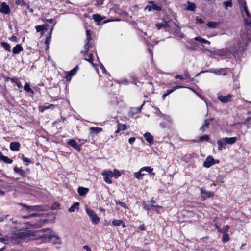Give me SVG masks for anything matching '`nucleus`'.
Instances as JSON below:
<instances>
[{
	"label": "nucleus",
	"mask_w": 251,
	"mask_h": 251,
	"mask_svg": "<svg viewBox=\"0 0 251 251\" xmlns=\"http://www.w3.org/2000/svg\"><path fill=\"white\" fill-rule=\"evenodd\" d=\"M47 231H51L50 228L42 229L38 231H32L28 228L17 229L14 228L12 230V240L15 243H20L23 241L38 240L39 234Z\"/></svg>",
	"instance_id": "1"
},
{
	"label": "nucleus",
	"mask_w": 251,
	"mask_h": 251,
	"mask_svg": "<svg viewBox=\"0 0 251 251\" xmlns=\"http://www.w3.org/2000/svg\"><path fill=\"white\" fill-rule=\"evenodd\" d=\"M40 214L32 213L29 215L24 216V219H28L31 217H37L32 221H28L26 224L32 228H39L44 225L48 221V219H42L39 217Z\"/></svg>",
	"instance_id": "2"
},
{
	"label": "nucleus",
	"mask_w": 251,
	"mask_h": 251,
	"mask_svg": "<svg viewBox=\"0 0 251 251\" xmlns=\"http://www.w3.org/2000/svg\"><path fill=\"white\" fill-rule=\"evenodd\" d=\"M236 47L235 46H231L229 48H223L218 49L214 51L215 55L220 56H226L227 58H231L232 56L235 57L238 53Z\"/></svg>",
	"instance_id": "3"
},
{
	"label": "nucleus",
	"mask_w": 251,
	"mask_h": 251,
	"mask_svg": "<svg viewBox=\"0 0 251 251\" xmlns=\"http://www.w3.org/2000/svg\"><path fill=\"white\" fill-rule=\"evenodd\" d=\"M38 240L41 243H51L53 244H61V240L60 237L54 234H39Z\"/></svg>",
	"instance_id": "4"
},
{
	"label": "nucleus",
	"mask_w": 251,
	"mask_h": 251,
	"mask_svg": "<svg viewBox=\"0 0 251 251\" xmlns=\"http://www.w3.org/2000/svg\"><path fill=\"white\" fill-rule=\"evenodd\" d=\"M237 141V137H225L221 138L217 141L218 150L221 151L226 149L227 144H233Z\"/></svg>",
	"instance_id": "5"
},
{
	"label": "nucleus",
	"mask_w": 251,
	"mask_h": 251,
	"mask_svg": "<svg viewBox=\"0 0 251 251\" xmlns=\"http://www.w3.org/2000/svg\"><path fill=\"white\" fill-rule=\"evenodd\" d=\"M19 205L22 206V210H26L28 212L31 211H37V212H42L45 211L47 210V206L43 205H34V206H28L26 205L25 204L23 203H19L18 204Z\"/></svg>",
	"instance_id": "6"
},
{
	"label": "nucleus",
	"mask_w": 251,
	"mask_h": 251,
	"mask_svg": "<svg viewBox=\"0 0 251 251\" xmlns=\"http://www.w3.org/2000/svg\"><path fill=\"white\" fill-rule=\"evenodd\" d=\"M142 90L144 93V96L147 97L148 95L154 93V87L151 82H147L143 84Z\"/></svg>",
	"instance_id": "7"
},
{
	"label": "nucleus",
	"mask_w": 251,
	"mask_h": 251,
	"mask_svg": "<svg viewBox=\"0 0 251 251\" xmlns=\"http://www.w3.org/2000/svg\"><path fill=\"white\" fill-rule=\"evenodd\" d=\"M86 212L93 224H98L99 223L100 221V218L97 216L94 210L90 208H87Z\"/></svg>",
	"instance_id": "8"
},
{
	"label": "nucleus",
	"mask_w": 251,
	"mask_h": 251,
	"mask_svg": "<svg viewBox=\"0 0 251 251\" xmlns=\"http://www.w3.org/2000/svg\"><path fill=\"white\" fill-rule=\"evenodd\" d=\"M145 103V101H144L143 103L140 106L138 107H131L128 113V116L131 118H134L136 114L139 113L141 112V109L143 106L144 105Z\"/></svg>",
	"instance_id": "9"
},
{
	"label": "nucleus",
	"mask_w": 251,
	"mask_h": 251,
	"mask_svg": "<svg viewBox=\"0 0 251 251\" xmlns=\"http://www.w3.org/2000/svg\"><path fill=\"white\" fill-rule=\"evenodd\" d=\"M102 175L104 176L103 179L104 181L108 184L112 183V177L113 176V172L111 170H105L102 173Z\"/></svg>",
	"instance_id": "10"
},
{
	"label": "nucleus",
	"mask_w": 251,
	"mask_h": 251,
	"mask_svg": "<svg viewBox=\"0 0 251 251\" xmlns=\"http://www.w3.org/2000/svg\"><path fill=\"white\" fill-rule=\"evenodd\" d=\"M149 3L151 5H148L145 7V9L148 10V11H151L152 10L157 11H161L162 10L161 7L157 5L154 1H149Z\"/></svg>",
	"instance_id": "11"
},
{
	"label": "nucleus",
	"mask_w": 251,
	"mask_h": 251,
	"mask_svg": "<svg viewBox=\"0 0 251 251\" xmlns=\"http://www.w3.org/2000/svg\"><path fill=\"white\" fill-rule=\"evenodd\" d=\"M201 200L204 201L208 198L214 196V192L213 191L207 192L203 189H201Z\"/></svg>",
	"instance_id": "12"
},
{
	"label": "nucleus",
	"mask_w": 251,
	"mask_h": 251,
	"mask_svg": "<svg viewBox=\"0 0 251 251\" xmlns=\"http://www.w3.org/2000/svg\"><path fill=\"white\" fill-rule=\"evenodd\" d=\"M79 69L78 65H76L75 67L68 72L65 76V79L67 81H70L73 76L75 75Z\"/></svg>",
	"instance_id": "13"
},
{
	"label": "nucleus",
	"mask_w": 251,
	"mask_h": 251,
	"mask_svg": "<svg viewBox=\"0 0 251 251\" xmlns=\"http://www.w3.org/2000/svg\"><path fill=\"white\" fill-rule=\"evenodd\" d=\"M233 95L229 94L226 96L218 95V99L222 103H227L232 101V98Z\"/></svg>",
	"instance_id": "14"
},
{
	"label": "nucleus",
	"mask_w": 251,
	"mask_h": 251,
	"mask_svg": "<svg viewBox=\"0 0 251 251\" xmlns=\"http://www.w3.org/2000/svg\"><path fill=\"white\" fill-rule=\"evenodd\" d=\"M67 144L68 146H70L71 147L73 148L74 149H75L79 151L81 150V146L82 145V144H81L80 145H79L77 144V143L76 142V141L73 139H71L70 140H69L67 142Z\"/></svg>",
	"instance_id": "15"
},
{
	"label": "nucleus",
	"mask_w": 251,
	"mask_h": 251,
	"mask_svg": "<svg viewBox=\"0 0 251 251\" xmlns=\"http://www.w3.org/2000/svg\"><path fill=\"white\" fill-rule=\"evenodd\" d=\"M214 165V158L212 156H208L203 162V167L208 168Z\"/></svg>",
	"instance_id": "16"
},
{
	"label": "nucleus",
	"mask_w": 251,
	"mask_h": 251,
	"mask_svg": "<svg viewBox=\"0 0 251 251\" xmlns=\"http://www.w3.org/2000/svg\"><path fill=\"white\" fill-rule=\"evenodd\" d=\"M0 12L4 14H8L10 12V9L8 5L5 2H2L0 7Z\"/></svg>",
	"instance_id": "17"
},
{
	"label": "nucleus",
	"mask_w": 251,
	"mask_h": 251,
	"mask_svg": "<svg viewBox=\"0 0 251 251\" xmlns=\"http://www.w3.org/2000/svg\"><path fill=\"white\" fill-rule=\"evenodd\" d=\"M244 11L247 17L246 19H244L245 23L248 26H250L251 27V14L248 10V7L244 9Z\"/></svg>",
	"instance_id": "18"
},
{
	"label": "nucleus",
	"mask_w": 251,
	"mask_h": 251,
	"mask_svg": "<svg viewBox=\"0 0 251 251\" xmlns=\"http://www.w3.org/2000/svg\"><path fill=\"white\" fill-rule=\"evenodd\" d=\"M210 72L218 75H226L227 74V73L226 71V69L225 68H221L217 69H211L210 70Z\"/></svg>",
	"instance_id": "19"
},
{
	"label": "nucleus",
	"mask_w": 251,
	"mask_h": 251,
	"mask_svg": "<svg viewBox=\"0 0 251 251\" xmlns=\"http://www.w3.org/2000/svg\"><path fill=\"white\" fill-rule=\"evenodd\" d=\"M146 141L150 145H152L154 143V138L153 136L149 132H147L143 135Z\"/></svg>",
	"instance_id": "20"
},
{
	"label": "nucleus",
	"mask_w": 251,
	"mask_h": 251,
	"mask_svg": "<svg viewBox=\"0 0 251 251\" xmlns=\"http://www.w3.org/2000/svg\"><path fill=\"white\" fill-rule=\"evenodd\" d=\"M109 102L111 105H117L118 103V99L114 94L109 96Z\"/></svg>",
	"instance_id": "21"
},
{
	"label": "nucleus",
	"mask_w": 251,
	"mask_h": 251,
	"mask_svg": "<svg viewBox=\"0 0 251 251\" xmlns=\"http://www.w3.org/2000/svg\"><path fill=\"white\" fill-rule=\"evenodd\" d=\"M20 148V144L18 142H11L10 144V149L12 151H18Z\"/></svg>",
	"instance_id": "22"
},
{
	"label": "nucleus",
	"mask_w": 251,
	"mask_h": 251,
	"mask_svg": "<svg viewBox=\"0 0 251 251\" xmlns=\"http://www.w3.org/2000/svg\"><path fill=\"white\" fill-rule=\"evenodd\" d=\"M23 50V48L21 44H17L12 49L13 54H18Z\"/></svg>",
	"instance_id": "23"
},
{
	"label": "nucleus",
	"mask_w": 251,
	"mask_h": 251,
	"mask_svg": "<svg viewBox=\"0 0 251 251\" xmlns=\"http://www.w3.org/2000/svg\"><path fill=\"white\" fill-rule=\"evenodd\" d=\"M90 41H85L86 44L84 46L85 50L81 51V53L83 54L84 55H86L88 54L89 50L92 47V44L90 43Z\"/></svg>",
	"instance_id": "24"
},
{
	"label": "nucleus",
	"mask_w": 251,
	"mask_h": 251,
	"mask_svg": "<svg viewBox=\"0 0 251 251\" xmlns=\"http://www.w3.org/2000/svg\"><path fill=\"white\" fill-rule=\"evenodd\" d=\"M89 189L87 188L80 186L77 189V192L81 196H85L88 192Z\"/></svg>",
	"instance_id": "25"
},
{
	"label": "nucleus",
	"mask_w": 251,
	"mask_h": 251,
	"mask_svg": "<svg viewBox=\"0 0 251 251\" xmlns=\"http://www.w3.org/2000/svg\"><path fill=\"white\" fill-rule=\"evenodd\" d=\"M13 170L16 173L19 174L22 177H24L25 176V172L22 169V167L19 168L17 166H15Z\"/></svg>",
	"instance_id": "26"
},
{
	"label": "nucleus",
	"mask_w": 251,
	"mask_h": 251,
	"mask_svg": "<svg viewBox=\"0 0 251 251\" xmlns=\"http://www.w3.org/2000/svg\"><path fill=\"white\" fill-rule=\"evenodd\" d=\"M0 160L3 161L4 162L7 164H11L13 162V160L9 158L7 156H4L2 153L0 151Z\"/></svg>",
	"instance_id": "27"
},
{
	"label": "nucleus",
	"mask_w": 251,
	"mask_h": 251,
	"mask_svg": "<svg viewBox=\"0 0 251 251\" xmlns=\"http://www.w3.org/2000/svg\"><path fill=\"white\" fill-rule=\"evenodd\" d=\"M155 25L158 30H160L162 28H168L170 27V26L167 22H165V24L157 23Z\"/></svg>",
	"instance_id": "28"
},
{
	"label": "nucleus",
	"mask_w": 251,
	"mask_h": 251,
	"mask_svg": "<svg viewBox=\"0 0 251 251\" xmlns=\"http://www.w3.org/2000/svg\"><path fill=\"white\" fill-rule=\"evenodd\" d=\"M11 82L12 83H15V84L19 89L22 88L23 86L22 85L21 82L19 80V78L17 77H12V79H11Z\"/></svg>",
	"instance_id": "29"
},
{
	"label": "nucleus",
	"mask_w": 251,
	"mask_h": 251,
	"mask_svg": "<svg viewBox=\"0 0 251 251\" xmlns=\"http://www.w3.org/2000/svg\"><path fill=\"white\" fill-rule=\"evenodd\" d=\"M102 130V128L98 127H92L90 128V133L91 134H97Z\"/></svg>",
	"instance_id": "30"
},
{
	"label": "nucleus",
	"mask_w": 251,
	"mask_h": 251,
	"mask_svg": "<svg viewBox=\"0 0 251 251\" xmlns=\"http://www.w3.org/2000/svg\"><path fill=\"white\" fill-rule=\"evenodd\" d=\"M0 45L3 49L8 52L11 51V47L10 45L7 42H1L0 43Z\"/></svg>",
	"instance_id": "31"
},
{
	"label": "nucleus",
	"mask_w": 251,
	"mask_h": 251,
	"mask_svg": "<svg viewBox=\"0 0 251 251\" xmlns=\"http://www.w3.org/2000/svg\"><path fill=\"white\" fill-rule=\"evenodd\" d=\"M24 89L25 91L30 94H31L32 95L34 94V91L30 88V85L28 83H25L24 86Z\"/></svg>",
	"instance_id": "32"
},
{
	"label": "nucleus",
	"mask_w": 251,
	"mask_h": 251,
	"mask_svg": "<svg viewBox=\"0 0 251 251\" xmlns=\"http://www.w3.org/2000/svg\"><path fill=\"white\" fill-rule=\"evenodd\" d=\"M207 26L210 28H215L219 25V23L216 22L210 21L207 23Z\"/></svg>",
	"instance_id": "33"
},
{
	"label": "nucleus",
	"mask_w": 251,
	"mask_h": 251,
	"mask_svg": "<svg viewBox=\"0 0 251 251\" xmlns=\"http://www.w3.org/2000/svg\"><path fill=\"white\" fill-rule=\"evenodd\" d=\"M152 209L153 211H155L157 214H160L162 212L160 210H163V207L158 205H156L155 206H152Z\"/></svg>",
	"instance_id": "34"
},
{
	"label": "nucleus",
	"mask_w": 251,
	"mask_h": 251,
	"mask_svg": "<svg viewBox=\"0 0 251 251\" xmlns=\"http://www.w3.org/2000/svg\"><path fill=\"white\" fill-rule=\"evenodd\" d=\"M141 170L142 171H145L150 173V174L151 175H155V173L152 172L153 169L151 167H150V166L144 167L141 168Z\"/></svg>",
	"instance_id": "35"
},
{
	"label": "nucleus",
	"mask_w": 251,
	"mask_h": 251,
	"mask_svg": "<svg viewBox=\"0 0 251 251\" xmlns=\"http://www.w3.org/2000/svg\"><path fill=\"white\" fill-rule=\"evenodd\" d=\"M142 172L143 171L140 169L139 171L135 173V174H134L135 177L138 179H142L143 178V176H144L145 175V174L142 173Z\"/></svg>",
	"instance_id": "36"
},
{
	"label": "nucleus",
	"mask_w": 251,
	"mask_h": 251,
	"mask_svg": "<svg viewBox=\"0 0 251 251\" xmlns=\"http://www.w3.org/2000/svg\"><path fill=\"white\" fill-rule=\"evenodd\" d=\"M79 203L78 202L74 203L69 209V211L70 212H74L75 209H79Z\"/></svg>",
	"instance_id": "37"
},
{
	"label": "nucleus",
	"mask_w": 251,
	"mask_h": 251,
	"mask_svg": "<svg viewBox=\"0 0 251 251\" xmlns=\"http://www.w3.org/2000/svg\"><path fill=\"white\" fill-rule=\"evenodd\" d=\"M182 88H184V87L182 86H180V85H177V86H174V87H172V89H171L170 90H167L165 92V93H167L168 94V95H169L171 93H172L173 92H174L175 90H177L178 89Z\"/></svg>",
	"instance_id": "38"
},
{
	"label": "nucleus",
	"mask_w": 251,
	"mask_h": 251,
	"mask_svg": "<svg viewBox=\"0 0 251 251\" xmlns=\"http://www.w3.org/2000/svg\"><path fill=\"white\" fill-rule=\"evenodd\" d=\"M92 17L95 21L98 23L100 22L103 19V18L98 14H93Z\"/></svg>",
	"instance_id": "39"
},
{
	"label": "nucleus",
	"mask_w": 251,
	"mask_h": 251,
	"mask_svg": "<svg viewBox=\"0 0 251 251\" xmlns=\"http://www.w3.org/2000/svg\"><path fill=\"white\" fill-rule=\"evenodd\" d=\"M223 5L226 10H227L228 7H232L233 6L232 0H228L227 1H224L223 2Z\"/></svg>",
	"instance_id": "40"
},
{
	"label": "nucleus",
	"mask_w": 251,
	"mask_h": 251,
	"mask_svg": "<svg viewBox=\"0 0 251 251\" xmlns=\"http://www.w3.org/2000/svg\"><path fill=\"white\" fill-rule=\"evenodd\" d=\"M210 139V137L208 135L205 134V135H203L200 137L199 141L203 142V141L205 140L206 141L208 142L209 141Z\"/></svg>",
	"instance_id": "41"
},
{
	"label": "nucleus",
	"mask_w": 251,
	"mask_h": 251,
	"mask_svg": "<svg viewBox=\"0 0 251 251\" xmlns=\"http://www.w3.org/2000/svg\"><path fill=\"white\" fill-rule=\"evenodd\" d=\"M214 121V118H211L209 119H205L204 121V123L202 126H209L210 125H213Z\"/></svg>",
	"instance_id": "42"
},
{
	"label": "nucleus",
	"mask_w": 251,
	"mask_h": 251,
	"mask_svg": "<svg viewBox=\"0 0 251 251\" xmlns=\"http://www.w3.org/2000/svg\"><path fill=\"white\" fill-rule=\"evenodd\" d=\"M196 8V5L194 3L189 2L187 6V9L188 10L193 11L195 10Z\"/></svg>",
	"instance_id": "43"
},
{
	"label": "nucleus",
	"mask_w": 251,
	"mask_h": 251,
	"mask_svg": "<svg viewBox=\"0 0 251 251\" xmlns=\"http://www.w3.org/2000/svg\"><path fill=\"white\" fill-rule=\"evenodd\" d=\"M51 34H49V35L46 38V40L45 41V44L47 45L46 49H48L49 48V45L51 42Z\"/></svg>",
	"instance_id": "44"
},
{
	"label": "nucleus",
	"mask_w": 251,
	"mask_h": 251,
	"mask_svg": "<svg viewBox=\"0 0 251 251\" xmlns=\"http://www.w3.org/2000/svg\"><path fill=\"white\" fill-rule=\"evenodd\" d=\"M143 206L144 209L148 212L151 210V207L150 204L145 201L143 202Z\"/></svg>",
	"instance_id": "45"
},
{
	"label": "nucleus",
	"mask_w": 251,
	"mask_h": 251,
	"mask_svg": "<svg viewBox=\"0 0 251 251\" xmlns=\"http://www.w3.org/2000/svg\"><path fill=\"white\" fill-rule=\"evenodd\" d=\"M51 210H57L60 209V204L57 202H55L52 204L51 206Z\"/></svg>",
	"instance_id": "46"
},
{
	"label": "nucleus",
	"mask_w": 251,
	"mask_h": 251,
	"mask_svg": "<svg viewBox=\"0 0 251 251\" xmlns=\"http://www.w3.org/2000/svg\"><path fill=\"white\" fill-rule=\"evenodd\" d=\"M15 4L22 7L25 6L27 4L24 0H15Z\"/></svg>",
	"instance_id": "47"
},
{
	"label": "nucleus",
	"mask_w": 251,
	"mask_h": 251,
	"mask_svg": "<svg viewBox=\"0 0 251 251\" xmlns=\"http://www.w3.org/2000/svg\"><path fill=\"white\" fill-rule=\"evenodd\" d=\"M121 224H122V220L114 219L112 221V224L115 226H120Z\"/></svg>",
	"instance_id": "48"
},
{
	"label": "nucleus",
	"mask_w": 251,
	"mask_h": 251,
	"mask_svg": "<svg viewBox=\"0 0 251 251\" xmlns=\"http://www.w3.org/2000/svg\"><path fill=\"white\" fill-rule=\"evenodd\" d=\"M121 173L118 170H117V169H115L113 170V176H114V177L115 178H118L119 177H120L121 176Z\"/></svg>",
	"instance_id": "49"
},
{
	"label": "nucleus",
	"mask_w": 251,
	"mask_h": 251,
	"mask_svg": "<svg viewBox=\"0 0 251 251\" xmlns=\"http://www.w3.org/2000/svg\"><path fill=\"white\" fill-rule=\"evenodd\" d=\"M224 233V235L222 237V241L224 243L228 242L229 240V235H228V234L227 233Z\"/></svg>",
	"instance_id": "50"
},
{
	"label": "nucleus",
	"mask_w": 251,
	"mask_h": 251,
	"mask_svg": "<svg viewBox=\"0 0 251 251\" xmlns=\"http://www.w3.org/2000/svg\"><path fill=\"white\" fill-rule=\"evenodd\" d=\"M85 60L90 62V63H91L92 65H94V63H93V61H94V59H93V54L92 53H90L88 55V58H85L84 59Z\"/></svg>",
	"instance_id": "51"
},
{
	"label": "nucleus",
	"mask_w": 251,
	"mask_h": 251,
	"mask_svg": "<svg viewBox=\"0 0 251 251\" xmlns=\"http://www.w3.org/2000/svg\"><path fill=\"white\" fill-rule=\"evenodd\" d=\"M49 109L48 106H45V105H40L38 107V110L39 112L43 113L44 112V111Z\"/></svg>",
	"instance_id": "52"
},
{
	"label": "nucleus",
	"mask_w": 251,
	"mask_h": 251,
	"mask_svg": "<svg viewBox=\"0 0 251 251\" xmlns=\"http://www.w3.org/2000/svg\"><path fill=\"white\" fill-rule=\"evenodd\" d=\"M44 26H42L41 25H37L35 26V28L36 29V31L37 32H41V34L43 35L44 34L43 27Z\"/></svg>",
	"instance_id": "53"
},
{
	"label": "nucleus",
	"mask_w": 251,
	"mask_h": 251,
	"mask_svg": "<svg viewBox=\"0 0 251 251\" xmlns=\"http://www.w3.org/2000/svg\"><path fill=\"white\" fill-rule=\"evenodd\" d=\"M91 31L90 30H86V41H91L92 40L91 38Z\"/></svg>",
	"instance_id": "54"
},
{
	"label": "nucleus",
	"mask_w": 251,
	"mask_h": 251,
	"mask_svg": "<svg viewBox=\"0 0 251 251\" xmlns=\"http://www.w3.org/2000/svg\"><path fill=\"white\" fill-rule=\"evenodd\" d=\"M116 203L117 205H119L120 206H121V207H122L125 209L128 208L126 204L124 202L116 201Z\"/></svg>",
	"instance_id": "55"
},
{
	"label": "nucleus",
	"mask_w": 251,
	"mask_h": 251,
	"mask_svg": "<svg viewBox=\"0 0 251 251\" xmlns=\"http://www.w3.org/2000/svg\"><path fill=\"white\" fill-rule=\"evenodd\" d=\"M184 77L185 79H190V76L189 75L188 71L187 69H186L184 71Z\"/></svg>",
	"instance_id": "56"
},
{
	"label": "nucleus",
	"mask_w": 251,
	"mask_h": 251,
	"mask_svg": "<svg viewBox=\"0 0 251 251\" xmlns=\"http://www.w3.org/2000/svg\"><path fill=\"white\" fill-rule=\"evenodd\" d=\"M194 40L196 41H198V42H200L202 43L204 42L205 39L203 38L202 37H201V36H197L194 38Z\"/></svg>",
	"instance_id": "57"
},
{
	"label": "nucleus",
	"mask_w": 251,
	"mask_h": 251,
	"mask_svg": "<svg viewBox=\"0 0 251 251\" xmlns=\"http://www.w3.org/2000/svg\"><path fill=\"white\" fill-rule=\"evenodd\" d=\"M96 3L95 5L97 7L101 6L103 3V0H96Z\"/></svg>",
	"instance_id": "58"
},
{
	"label": "nucleus",
	"mask_w": 251,
	"mask_h": 251,
	"mask_svg": "<svg viewBox=\"0 0 251 251\" xmlns=\"http://www.w3.org/2000/svg\"><path fill=\"white\" fill-rule=\"evenodd\" d=\"M22 159L23 160V161L24 162L28 163H31V159L25 157L24 155H23L22 156Z\"/></svg>",
	"instance_id": "59"
},
{
	"label": "nucleus",
	"mask_w": 251,
	"mask_h": 251,
	"mask_svg": "<svg viewBox=\"0 0 251 251\" xmlns=\"http://www.w3.org/2000/svg\"><path fill=\"white\" fill-rule=\"evenodd\" d=\"M244 124L251 125V117H247L246 120L243 122Z\"/></svg>",
	"instance_id": "60"
},
{
	"label": "nucleus",
	"mask_w": 251,
	"mask_h": 251,
	"mask_svg": "<svg viewBox=\"0 0 251 251\" xmlns=\"http://www.w3.org/2000/svg\"><path fill=\"white\" fill-rule=\"evenodd\" d=\"M239 5H240V8L241 9H243V10L244 9H245L246 8L248 7L247 6L246 1L242 2V3H240Z\"/></svg>",
	"instance_id": "61"
},
{
	"label": "nucleus",
	"mask_w": 251,
	"mask_h": 251,
	"mask_svg": "<svg viewBox=\"0 0 251 251\" xmlns=\"http://www.w3.org/2000/svg\"><path fill=\"white\" fill-rule=\"evenodd\" d=\"M147 203L150 204L151 206V208L153 206H155L156 205H154L155 201L153 199V198H152V199L150 200L147 201Z\"/></svg>",
	"instance_id": "62"
},
{
	"label": "nucleus",
	"mask_w": 251,
	"mask_h": 251,
	"mask_svg": "<svg viewBox=\"0 0 251 251\" xmlns=\"http://www.w3.org/2000/svg\"><path fill=\"white\" fill-rule=\"evenodd\" d=\"M9 40L12 42H18V39L16 36L15 35H12L10 38Z\"/></svg>",
	"instance_id": "63"
},
{
	"label": "nucleus",
	"mask_w": 251,
	"mask_h": 251,
	"mask_svg": "<svg viewBox=\"0 0 251 251\" xmlns=\"http://www.w3.org/2000/svg\"><path fill=\"white\" fill-rule=\"evenodd\" d=\"M176 79H179L181 80H183L184 79H185L183 75H176L175 77Z\"/></svg>",
	"instance_id": "64"
}]
</instances>
